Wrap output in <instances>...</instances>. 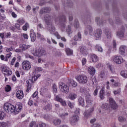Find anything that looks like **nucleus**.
I'll return each mask as SVG.
<instances>
[{"instance_id": "obj_1", "label": "nucleus", "mask_w": 127, "mask_h": 127, "mask_svg": "<svg viewBox=\"0 0 127 127\" xmlns=\"http://www.w3.org/2000/svg\"><path fill=\"white\" fill-rule=\"evenodd\" d=\"M6 113H14L15 115L18 114L22 109V104L18 103L14 106L8 103H5L3 107Z\"/></svg>"}, {"instance_id": "obj_2", "label": "nucleus", "mask_w": 127, "mask_h": 127, "mask_svg": "<svg viewBox=\"0 0 127 127\" xmlns=\"http://www.w3.org/2000/svg\"><path fill=\"white\" fill-rule=\"evenodd\" d=\"M76 79L80 84H86L88 82V77L85 75H80L76 77Z\"/></svg>"}, {"instance_id": "obj_3", "label": "nucleus", "mask_w": 127, "mask_h": 127, "mask_svg": "<svg viewBox=\"0 0 127 127\" xmlns=\"http://www.w3.org/2000/svg\"><path fill=\"white\" fill-rule=\"evenodd\" d=\"M80 120V117L76 114H74L73 116H72L70 119H69V123L70 125H72V126H75L78 122H79V120Z\"/></svg>"}, {"instance_id": "obj_4", "label": "nucleus", "mask_w": 127, "mask_h": 127, "mask_svg": "<svg viewBox=\"0 0 127 127\" xmlns=\"http://www.w3.org/2000/svg\"><path fill=\"white\" fill-rule=\"evenodd\" d=\"M59 89L62 92H63V93H65V94L69 93V87L63 82L59 83Z\"/></svg>"}, {"instance_id": "obj_5", "label": "nucleus", "mask_w": 127, "mask_h": 127, "mask_svg": "<svg viewBox=\"0 0 127 127\" xmlns=\"http://www.w3.org/2000/svg\"><path fill=\"white\" fill-rule=\"evenodd\" d=\"M0 71L3 72L4 75H6V76H10V75L12 74L11 69L4 66H2L0 67Z\"/></svg>"}, {"instance_id": "obj_6", "label": "nucleus", "mask_w": 127, "mask_h": 127, "mask_svg": "<svg viewBox=\"0 0 127 127\" xmlns=\"http://www.w3.org/2000/svg\"><path fill=\"white\" fill-rule=\"evenodd\" d=\"M109 102L110 107L111 108V109H113V110H117V109L119 108V106H118V104H117V103H116V101L115 100H114V98L111 97L109 98Z\"/></svg>"}, {"instance_id": "obj_7", "label": "nucleus", "mask_w": 127, "mask_h": 127, "mask_svg": "<svg viewBox=\"0 0 127 127\" xmlns=\"http://www.w3.org/2000/svg\"><path fill=\"white\" fill-rule=\"evenodd\" d=\"M40 94L42 96L47 97V98H49V99L51 98V95L49 93L48 89L44 87L41 88Z\"/></svg>"}, {"instance_id": "obj_8", "label": "nucleus", "mask_w": 127, "mask_h": 127, "mask_svg": "<svg viewBox=\"0 0 127 127\" xmlns=\"http://www.w3.org/2000/svg\"><path fill=\"white\" fill-rule=\"evenodd\" d=\"M113 61L116 64H122L124 62V59L121 56L116 55L113 57Z\"/></svg>"}, {"instance_id": "obj_9", "label": "nucleus", "mask_w": 127, "mask_h": 127, "mask_svg": "<svg viewBox=\"0 0 127 127\" xmlns=\"http://www.w3.org/2000/svg\"><path fill=\"white\" fill-rule=\"evenodd\" d=\"M34 55L37 57H41V56L46 55V52L43 49H38L34 53Z\"/></svg>"}, {"instance_id": "obj_10", "label": "nucleus", "mask_w": 127, "mask_h": 127, "mask_svg": "<svg viewBox=\"0 0 127 127\" xmlns=\"http://www.w3.org/2000/svg\"><path fill=\"white\" fill-rule=\"evenodd\" d=\"M48 29L51 34H54L57 37L58 39H60V35L57 32H55V27L54 25L51 24V27H49Z\"/></svg>"}, {"instance_id": "obj_11", "label": "nucleus", "mask_w": 127, "mask_h": 127, "mask_svg": "<svg viewBox=\"0 0 127 127\" xmlns=\"http://www.w3.org/2000/svg\"><path fill=\"white\" fill-rule=\"evenodd\" d=\"M22 67L23 70L27 71L31 68V65H30V63L29 61H26L22 63Z\"/></svg>"}, {"instance_id": "obj_12", "label": "nucleus", "mask_w": 127, "mask_h": 127, "mask_svg": "<svg viewBox=\"0 0 127 127\" xmlns=\"http://www.w3.org/2000/svg\"><path fill=\"white\" fill-rule=\"evenodd\" d=\"M66 16L64 15H63L61 17V26L62 30H64V29H65V27H66Z\"/></svg>"}, {"instance_id": "obj_13", "label": "nucleus", "mask_w": 127, "mask_h": 127, "mask_svg": "<svg viewBox=\"0 0 127 127\" xmlns=\"http://www.w3.org/2000/svg\"><path fill=\"white\" fill-rule=\"evenodd\" d=\"M125 29L124 28L120 29L117 33V36H118L121 39L125 38Z\"/></svg>"}, {"instance_id": "obj_14", "label": "nucleus", "mask_w": 127, "mask_h": 127, "mask_svg": "<svg viewBox=\"0 0 127 127\" xmlns=\"http://www.w3.org/2000/svg\"><path fill=\"white\" fill-rule=\"evenodd\" d=\"M44 18L45 23L47 25H50L52 23V18L49 14H46Z\"/></svg>"}, {"instance_id": "obj_15", "label": "nucleus", "mask_w": 127, "mask_h": 127, "mask_svg": "<svg viewBox=\"0 0 127 127\" xmlns=\"http://www.w3.org/2000/svg\"><path fill=\"white\" fill-rule=\"evenodd\" d=\"M94 107H92L90 109H89L88 110L86 111L84 113V116L85 118H86V119H88V118H90L92 115V113L94 112Z\"/></svg>"}, {"instance_id": "obj_16", "label": "nucleus", "mask_w": 127, "mask_h": 127, "mask_svg": "<svg viewBox=\"0 0 127 127\" xmlns=\"http://www.w3.org/2000/svg\"><path fill=\"white\" fill-rule=\"evenodd\" d=\"M89 32L90 35H93V28L90 25H87L85 30L84 31V34L88 35V33Z\"/></svg>"}, {"instance_id": "obj_17", "label": "nucleus", "mask_w": 127, "mask_h": 127, "mask_svg": "<svg viewBox=\"0 0 127 127\" xmlns=\"http://www.w3.org/2000/svg\"><path fill=\"white\" fill-rule=\"evenodd\" d=\"M51 11V8L49 7H44L40 10V14H43V13H48Z\"/></svg>"}, {"instance_id": "obj_18", "label": "nucleus", "mask_w": 127, "mask_h": 127, "mask_svg": "<svg viewBox=\"0 0 127 127\" xmlns=\"http://www.w3.org/2000/svg\"><path fill=\"white\" fill-rule=\"evenodd\" d=\"M16 98L19 99V100L21 99H23V97H24V94H23V91L22 90H18L16 92Z\"/></svg>"}, {"instance_id": "obj_19", "label": "nucleus", "mask_w": 127, "mask_h": 127, "mask_svg": "<svg viewBox=\"0 0 127 127\" xmlns=\"http://www.w3.org/2000/svg\"><path fill=\"white\" fill-rule=\"evenodd\" d=\"M30 36L31 37V40L32 42H34L36 39V35L34 33V30H31L30 32Z\"/></svg>"}, {"instance_id": "obj_20", "label": "nucleus", "mask_w": 127, "mask_h": 127, "mask_svg": "<svg viewBox=\"0 0 127 127\" xmlns=\"http://www.w3.org/2000/svg\"><path fill=\"white\" fill-rule=\"evenodd\" d=\"M88 72L90 75H94L96 73V69L93 66H89L88 67Z\"/></svg>"}, {"instance_id": "obj_21", "label": "nucleus", "mask_w": 127, "mask_h": 127, "mask_svg": "<svg viewBox=\"0 0 127 127\" xmlns=\"http://www.w3.org/2000/svg\"><path fill=\"white\" fill-rule=\"evenodd\" d=\"M20 48H21L23 51H25V50H27L29 48L31 47V46L29 45H25L24 44H20L19 45Z\"/></svg>"}, {"instance_id": "obj_22", "label": "nucleus", "mask_w": 127, "mask_h": 127, "mask_svg": "<svg viewBox=\"0 0 127 127\" xmlns=\"http://www.w3.org/2000/svg\"><path fill=\"white\" fill-rule=\"evenodd\" d=\"M94 35L96 38H100L102 35V30L100 29H96L95 31Z\"/></svg>"}, {"instance_id": "obj_23", "label": "nucleus", "mask_w": 127, "mask_h": 127, "mask_svg": "<svg viewBox=\"0 0 127 127\" xmlns=\"http://www.w3.org/2000/svg\"><path fill=\"white\" fill-rule=\"evenodd\" d=\"M56 101L57 102H60L62 104V106H66V101H64L62 98H60L59 96H57L56 97Z\"/></svg>"}, {"instance_id": "obj_24", "label": "nucleus", "mask_w": 127, "mask_h": 127, "mask_svg": "<svg viewBox=\"0 0 127 127\" xmlns=\"http://www.w3.org/2000/svg\"><path fill=\"white\" fill-rule=\"evenodd\" d=\"M80 52L82 53L84 56L87 55L88 54V49L86 47H82L80 48Z\"/></svg>"}, {"instance_id": "obj_25", "label": "nucleus", "mask_w": 127, "mask_h": 127, "mask_svg": "<svg viewBox=\"0 0 127 127\" xmlns=\"http://www.w3.org/2000/svg\"><path fill=\"white\" fill-rule=\"evenodd\" d=\"M105 34L108 39H111L112 38V34L111 33V31H110V30H105Z\"/></svg>"}, {"instance_id": "obj_26", "label": "nucleus", "mask_w": 127, "mask_h": 127, "mask_svg": "<svg viewBox=\"0 0 127 127\" xmlns=\"http://www.w3.org/2000/svg\"><path fill=\"white\" fill-rule=\"evenodd\" d=\"M44 110L47 112H50L52 110V105L50 104H48L44 107Z\"/></svg>"}, {"instance_id": "obj_27", "label": "nucleus", "mask_w": 127, "mask_h": 127, "mask_svg": "<svg viewBox=\"0 0 127 127\" xmlns=\"http://www.w3.org/2000/svg\"><path fill=\"white\" fill-rule=\"evenodd\" d=\"M68 84L69 86H72V87H77V82H76L73 79H68Z\"/></svg>"}, {"instance_id": "obj_28", "label": "nucleus", "mask_w": 127, "mask_h": 127, "mask_svg": "<svg viewBox=\"0 0 127 127\" xmlns=\"http://www.w3.org/2000/svg\"><path fill=\"white\" fill-rule=\"evenodd\" d=\"M53 124L54 126H59L61 124V120L59 119H55L53 121Z\"/></svg>"}, {"instance_id": "obj_29", "label": "nucleus", "mask_w": 127, "mask_h": 127, "mask_svg": "<svg viewBox=\"0 0 127 127\" xmlns=\"http://www.w3.org/2000/svg\"><path fill=\"white\" fill-rule=\"evenodd\" d=\"M68 113H64L62 114H60L59 116L60 118H61V119H63V120H66V119L68 118Z\"/></svg>"}, {"instance_id": "obj_30", "label": "nucleus", "mask_w": 127, "mask_h": 127, "mask_svg": "<svg viewBox=\"0 0 127 127\" xmlns=\"http://www.w3.org/2000/svg\"><path fill=\"white\" fill-rule=\"evenodd\" d=\"M31 82H32L31 81V79H30L27 81V90H26L27 92H29V90L31 88Z\"/></svg>"}, {"instance_id": "obj_31", "label": "nucleus", "mask_w": 127, "mask_h": 127, "mask_svg": "<svg viewBox=\"0 0 127 127\" xmlns=\"http://www.w3.org/2000/svg\"><path fill=\"white\" fill-rule=\"evenodd\" d=\"M77 97L78 95L75 93H70L68 96V99L72 100L77 99Z\"/></svg>"}, {"instance_id": "obj_32", "label": "nucleus", "mask_w": 127, "mask_h": 127, "mask_svg": "<svg viewBox=\"0 0 127 127\" xmlns=\"http://www.w3.org/2000/svg\"><path fill=\"white\" fill-rule=\"evenodd\" d=\"M78 102H79V105L80 106H82V107H84L85 105V101H84V99L82 98L81 97H79L78 98Z\"/></svg>"}, {"instance_id": "obj_33", "label": "nucleus", "mask_w": 127, "mask_h": 127, "mask_svg": "<svg viewBox=\"0 0 127 127\" xmlns=\"http://www.w3.org/2000/svg\"><path fill=\"white\" fill-rule=\"evenodd\" d=\"M91 60H92V62H97L99 59L98 57L96 55H92L90 56Z\"/></svg>"}, {"instance_id": "obj_34", "label": "nucleus", "mask_w": 127, "mask_h": 127, "mask_svg": "<svg viewBox=\"0 0 127 127\" xmlns=\"http://www.w3.org/2000/svg\"><path fill=\"white\" fill-rule=\"evenodd\" d=\"M81 38H82V35H81V33L78 32L77 33V36H75L73 39L75 41H78V40H80Z\"/></svg>"}, {"instance_id": "obj_35", "label": "nucleus", "mask_w": 127, "mask_h": 127, "mask_svg": "<svg viewBox=\"0 0 127 127\" xmlns=\"http://www.w3.org/2000/svg\"><path fill=\"white\" fill-rule=\"evenodd\" d=\"M16 22L20 25H23V24L25 23V20H24V19L21 18H20L17 20Z\"/></svg>"}, {"instance_id": "obj_36", "label": "nucleus", "mask_w": 127, "mask_h": 127, "mask_svg": "<svg viewBox=\"0 0 127 127\" xmlns=\"http://www.w3.org/2000/svg\"><path fill=\"white\" fill-rule=\"evenodd\" d=\"M119 53H120L121 55H125V46H122L120 47L119 49Z\"/></svg>"}, {"instance_id": "obj_37", "label": "nucleus", "mask_w": 127, "mask_h": 127, "mask_svg": "<svg viewBox=\"0 0 127 127\" xmlns=\"http://www.w3.org/2000/svg\"><path fill=\"white\" fill-rule=\"evenodd\" d=\"M39 77H40V74H36L32 76V80H31L32 81V83H34V82H35V81H36V80H37V78H39Z\"/></svg>"}, {"instance_id": "obj_38", "label": "nucleus", "mask_w": 127, "mask_h": 127, "mask_svg": "<svg viewBox=\"0 0 127 127\" xmlns=\"http://www.w3.org/2000/svg\"><path fill=\"white\" fill-rule=\"evenodd\" d=\"M65 52L66 53V55H68V56H70V55H72V54H73V51L69 48L65 49Z\"/></svg>"}, {"instance_id": "obj_39", "label": "nucleus", "mask_w": 127, "mask_h": 127, "mask_svg": "<svg viewBox=\"0 0 127 127\" xmlns=\"http://www.w3.org/2000/svg\"><path fill=\"white\" fill-rule=\"evenodd\" d=\"M38 124L35 122H32L30 123L29 127H38Z\"/></svg>"}, {"instance_id": "obj_40", "label": "nucleus", "mask_w": 127, "mask_h": 127, "mask_svg": "<svg viewBox=\"0 0 127 127\" xmlns=\"http://www.w3.org/2000/svg\"><path fill=\"white\" fill-rule=\"evenodd\" d=\"M121 75L124 78H127V70H123L121 72Z\"/></svg>"}, {"instance_id": "obj_41", "label": "nucleus", "mask_w": 127, "mask_h": 127, "mask_svg": "<svg viewBox=\"0 0 127 127\" xmlns=\"http://www.w3.org/2000/svg\"><path fill=\"white\" fill-rule=\"evenodd\" d=\"M109 108L110 106L108 104L105 103L102 106V109H103V110H109Z\"/></svg>"}, {"instance_id": "obj_42", "label": "nucleus", "mask_w": 127, "mask_h": 127, "mask_svg": "<svg viewBox=\"0 0 127 127\" xmlns=\"http://www.w3.org/2000/svg\"><path fill=\"white\" fill-rule=\"evenodd\" d=\"M95 49L96 51H99V52H102L103 51V48H102V47L99 45H96L95 46Z\"/></svg>"}, {"instance_id": "obj_43", "label": "nucleus", "mask_w": 127, "mask_h": 127, "mask_svg": "<svg viewBox=\"0 0 127 127\" xmlns=\"http://www.w3.org/2000/svg\"><path fill=\"white\" fill-rule=\"evenodd\" d=\"M5 113L2 111H0V120H2L5 117Z\"/></svg>"}, {"instance_id": "obj_44", "label": "nucleus", "mask_w": 127, "mask_h": 127, "mask_svg": "<svg viewBox=\"0 0 127 127\" xmlns=\"http://www.w3.org/2000/svg\"><path fill=\"white\" fill-rule=\"evenodd\" d=\"M28 27H29V24H28V23H26L25 25L22 27L23 30L26 31Z\"/></svg>"}, {"instance_id": "obj_45", "label": "nucleus", "mask_w": 127, "mask_h": 127, "mask_svg": "<svg viewBox=\"0 0 127 127\" xmlns=\"http://www.w3.org/2000/svg\"><path fill=\"white\" fill-rule=\"evenodd\" d=\"M11 53H9V54L6 55L5 60V62H7V61H8V59L10 58V57H11Z\"/></svg>"}, {"instance_id": "obj_46", "label": "nucleus", "mask_w": 127, "mask_h": 127, "mask_svg": "<svg viewBox=\"0 0 127 127\" xmlns=\"http://www.w3.org/2000/svg\"><path fill=\"white\" fill-rule=\"evenodd\" d=\"M121 88H119L116 90H114L113 91V93L114 94V95H121Z\"/></svg>"}, {"instance_id": "obj_47", "label": "nucleus", "mask_w": 127, "mask_h": 127, "mask_svg": "<svg viewBox=\"0 0 127 127\" xmlns=\"http://www.w3.org/2000/svg\"><path fill=\"white\" fill-rule=\"evenodd\" d=\"M11 90V87L10 85H7L5 87V90L6 92H10Z\"/></svg>"}, {"instance_id": "obj_48", "label": "nucleus", "mask_w": 127, "mask_h": 127, "mask_svg": "<svg viewBox=\"0 0 127 127\" xmlns=\"http://www.w3.org/2000/svg\"><path fill=\"white\" fill-rule=\"evenodd\" d=\"M99 98L101 99V100H104L105 99V93L100 92Z\"/></svg>"}, {"instance_id": "obj_49", "label": "nucleus", "mask_w": 127, "mask_h": 127, "mask_svg": "<svg viewBox=\"0 0 127 127\" xmlns=\"http://www.w3.org/2000/svg\"><path fill=\"white\" fill-rule=\"evenodd\" d=\"M118 120L121 123H124V122H126V118H124L122 116H120L118 118Z\"/></svg>"}, {"instance_id": "obj_50", "label": "nucleus", "mask_w": 127, "mask_h": 127, "mask_svg": "<svg viewBox=\"0 0 127 127\" xmlns=\"http://www.w3.org/2000/svg\"><path fill=\"white\" fill-rule=\"evenodd\" d=\"M66 32L68 34H71V33H72V31L71 30V26L69 25H68L66 28Z\"/></svg>"}, {"instance_id": "obj_51", "label": "nucleus", "mask_w": 127, "mask_h": 127, "mask_svg": "<svg viewBox=\"0 0 127 127\" xmlns=\"http://www.w3.org/2000/svg\"><path fill=\"white\" fill-rule=\"evenodd\" d=\"M100 86H98L96 87V89L94 90V93H93V95L94 96H97V95H98V90H99L100 89Z\"/></svg>"}, {"instance_id": "obj_52", "label": "nucleus", "mask_w": 127, "mask_h": 127, "mask_svg": "<svg viewBox=\"0 0 127 127\" xmlns=\"http://www.w3.org/2000/svg\"><path fill=\"white\" fill-rule=\"evenodd\" d=\"M38 95V91H35L33 95L31 96L32 99H34V98H36Z\"/></svg>"}, {"instance_id": "obj_53", "label": "nucleus", "mask_w": 127, "mask_h": 127, "mask_svg": "<svg viewBox=\"0 0 127 127\" xmlns=\"http://www.w3.org/2000/svg\"><path fill=\"white\" fill-rule=\"evenodd\" d=\"M25 57H26V58H30V59H32V60H34V57L31 56L28 54L25 55Z\"/></svg>"}, {"instance_id": "obj_54", "label": "nucleus", "mask_w": 127, "mask_h": 127, "mask_svg": "<svg viewBox=\"0 0 127 127\" xmlns=\"http://www.w3.org/2000/svg\"><path fill=\"white\" fill-rule=\"evenodd\" d=\"M74 25V27H75V28H79V22L78 21V20H75Z\"/></svg>"}, {"instance_id": "obj_55", "label": "nucleus", "mask_w": 127, "mask_h": 127, "mask_svg": "<svg viewBox=\"0 0 127 127\" xmlns=\"http://www.w3.org/2000/svg\"><path fill=\"white\" fill-rule=\"evenodd\" d=\"M29 106H32L33 105V101H32V98L31 97L28 102Z\"/></svg>"}, {"instance_id": "obj_56", "label": "nucleus", "mask_w": 127, "mask_h": 127, "mask_svg": "<svg viewBox=\"0 0 127 127\" xmlns=\"http://www.w3.org/2000/svg\"><path fill=\"white\" fill-rule=\"evenodd\" d=\"M31 9V6L30 5H28L26 7V10L27 12H29Z\"/></svg>"}, {"instance_id": "obj_57", "label": "nucleus", "mask_w": 127, "mask_h": 127, "mask_svg": "<svg viewBox=\"0 0 127 127\" xmlns=\"http://www.w3.org/2000/svg\"><path fill=\"white\" fill-rule=\"evenodd\" d=\"M67 105L70 109H73V107H74V106L73 105V104H72V103L71 102L68 101Z\"/></svg>"}, {"instance_id": "obj_58", "label": "nucleus", "mask_w": 127, "mask_h": 127, "mask_svg": "<svg viewBox=\"0 0 127 127\" xmlns=\"http://www.w3.org/2000/svg\"><path fill=\"white\" fill-rule=\"evenodd\" d=\"M42 70H43V69L40 67H36L35 68L36 72H40V71H42Z\"/></svg>"}, {"instance_id": "obj_59", "label": "nucleus", "mask_w": 127, "mask_h": 127, "mask_svg": "<svg viewBox=\"0 0 127 127\" xmlns=\"http://www.w3.org/2000/svg\"><path fill=\"white\" fill-rule=\"evenodd\" d=\"M106 89H107V90H110V81H107L106 83Z\"/></svg>"}, {"instance_id": "obj_60", "label": "nucleus", "mask_w": 127, "mask_h": 127, "mask_svg": "<svg viewBox=\"0 0 127 127\" xmlns=\"http://www.w3.org/2000/svg\"><path fill=\"white\" fill-rule=\"evenodd\" d=\"M15 27H16L18 30H20V24H18V23L15 24Z\"/></svg>"}, {"instance_id": "obj_61", "label": "nucleus", "mask_w": 127, "mask_h": 127, "mask_svg": "<svg viewBox=\"0 0 127 127\" xmlns=\"http://www.w3.org/2000/svg\"><path fill=\"white\" fill-rule=\"evenodd\" d=\"M38 127H46V124L44 123H41L39 125L38 124Z\"/></svg>"}, {"instance_id": "obj_62", "label": "nucleus", "mask_w": 127, "mask_h": 127, "mask_svg": "<svg viewBox=\"0 0 127 127\" xmlns=\"http://www.w3.org/2000/svg\"><path fill=\"white\" fill-rule=\"evenodd\" d=\"M86 63H87V59H86L85 58H83L82 60V65H85V64H86Z\"/></svg>"}, {"instance_id": "obj_63", "label": "nucleus", "mask_w": 127, "mask_h": 127, "mask_svg": "<svg viewBox=\"0 0 127 127\" xmlns=\"http://www.w3.org/2000/svg\"><path fill=\"white\" fill-rule=\"evenodd\" d=\"M22 36L24 39H28V35L27 34H23Z\"/></svg>"}, {"instance_id": "obj_64", "label": "nucleus", "mask_w": 127, "mask_h": 127, "mask_svg": "<svg viewBox=\"0 0 127 127\" xmlns=\"http://www.w3.org/2000/svg\"><path fill=\"white\" fill-rule=\"evenodd\" d=\"M91 127H101V125L99 124H95L92 125Z\"/></svg>"}]
</instances>
